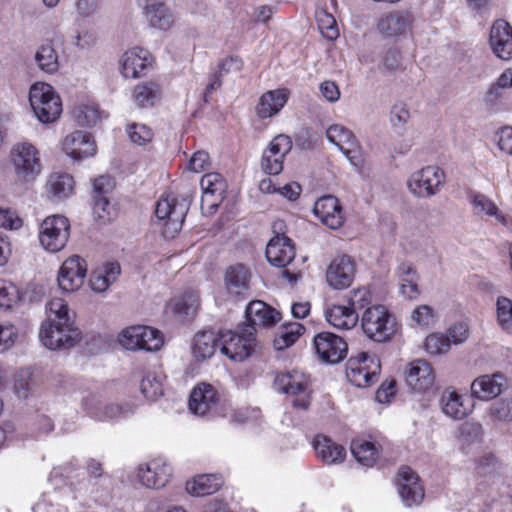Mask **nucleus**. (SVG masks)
<instances>
[{
	"label": "nucleus",
	"mask_w": 512,
	"mask_h": 512,
	"mask_svg": "<svg viewBox=\"0 0 512 512\" xmlns=\"http://www.w3.org/2000/svg\"><path fill=\"white\" fill-rule=\"evenodd\" d=\"M288 100L285 89L270 90L265 92L256 106V113L261 119L275 116L280 112Z\"/></svg>",
	"instance_id": "nucleus-33"
},
{
	"label": "nucleus",
	"mask_w": 512,
	"mask_h": 512,
	"mask_svg": "<svg viewBox=\"0 0 512 512\" xmlns=\"http://www.w3.org/2000/svg\"><path fill=\"white\" fill-rule=\"evenodd\" d=\"M151 53L141 47H133L126 50L120 60V71L125 78H139L152 65Z\"/></svg>",
	"instance_id": "nucleus-18"
},
{
	"label": "nucleus",
	"mask_w": 512,
	"mask_h": 512,
	"mask_svg": "<svg viewBox=\"0 0 512 512\" xmlns=\"http://www.w3.org/2000/svg\"><path fill=\"white\" fill-rule=\"evenodd\" d=\"M380 371V362L374 355L360 352L348 359L346 377L357 387L371 385Z\"/></svg>",
	"instance_id": "nucleus-10"
},
{
	"label": "nucleus",
	"mask_w": 512,
	"mask_h": 512,
	"mask_svg": "<svg viewBox=\"0 0 512 512\" xmlns=\"http://www.w3.org/2000/svg\"><path fill=\"white\" fill-rule=\"evenodd\" d=\"M120 274V266L116 263H106L95 270L90 278V287L93 291L105 292L114 283Z\"/></svg>",
	"instance_id": "nucleus-36"
},
{
	"label": "nucleus",
	"mask_w": 512,
	"mask_h": 512,
	"mask_svg": "<svg viewBox=\"0 0 512 512\" xmlns=\"http://www.w3.org/2000/svg\"><path fill=\"white\" fill-rule=\"evenodd\" d=\"M292 240L285 235H277L266 246V258L276 267H285L295 258Z\"/></svg>",
	"instance_id": "nucleus-26"
},
{
	"label": "nucleus",
	"mask_w": 512,
	"mask_h": 512,
	"mask_svg": "<svg viewBox=\"0 0 512 512\" xmlns=\"http://www.w3.org/2000/svg\"><path fill=\"white\" fill-rule=\"evenodd\" d=\"M291 149L290 137L284 134L275 136L262 153V170L268 175H278L283 170L284 159Z\"/></svg>",
	"instance_id": "nucleus-13"
},
{
	"label": "nucleus",
	"mask_w": 512,
	"mask_h": 512,
	"mask_svg": "<svg viewBox=\"0 0 512 512\" xmlns=\"http://www.w3.org/2000/svg\"><path fill=\"white\" fill-rule=\"evenodd\" d=\"M445 183L444 171L434 165L414 172L407 181L409 191L417 197L430 198L436 195Z\"/></svg>",
	"instance_id": "nucleus-9"
},
{
	"label": "nucleus",
	"mask_w": 512,
	"mask_h": 512,
	"mask_svg": "<svg viewBox=\"0 0 512 512\" xmlns=\"http://www.w3.org/2000/svg\"><path fill=\"white\" fill-rule=\"evenodd\" d=\"M159 97L160 87L154 82L139 84L133 92V98L139 107L151 106Z\"/></svg>",
	"instance_id": "nucleus-45"
},
{
	"label": "nucleus",
	"mask_w": 512,
	"mask_h": 512,
	"mask_svg": "<svg viewBox=\"0 0 512 512\" xmlns=\"http://www.w3.org/2000/svg\"><path fill=\"white\" fill-rule=\"evenodd\" d=\"M70 236V224L66 217L53 215L45 218L39 230V241L41 246L49 252L62 250Z\"/></svg>",
	"instance_id": "nucleus-8"
},
{
	"label": "nucleus",
	"mask_w": 512,
	"mask_h": 512,
	"mask_svg": "<svg viewBox=\"0 0 512 512\" xmlns=\"http://www.w3.org/2000/svg\"><path fill=\"white\" fill-rule=\"evenodd\" d=\"M356 265L354 260L345 254L334 257L326 269V281L335 290L350 287L355 279Z\"/></svg>",
	"instance_id": "nucleus-14"
},
{
	"label": "nucleus",
	"mask_w": 512,
	"mask_h": 512,
	"mask_svg": "<svg viewBox=\"0 0 512 512\" xmlns=\"http://www.w3.org/2000/svg\"><path fill=\"white\" fill-rule=\"evenodd\" d=\"M424 347L432 355L447 353L451 347L450 338L442 333H431L426 337Z\"/></svg>",
	"instance_id": "nucleus-50"
},
{
	"label": "nucleus",
	"mask_w": 512,
	"mask_h": 512,
	"mask_svg": "<svg viewBox=\"0 0 512 512\" xmlns=\"http://www.w3.org/2000/svg\"><path fill=\"white\" fill-rule=\"evenodd\" d=\"M414 16L409 10H394L382 15L377 29L385 37H399L408 33L413 25Z\"/></svg>",
	"instance_id": "nucleus-19"
},
{
	"label": "nucleus",
	"mask_w": 512,
	"mask_h": 512,
	"mask_svg": "<svg viewBox=\"0 0 512 512\" xmlns=\"http://www.w3.org/2000/svg\"><path fill=\"white\" fill-rule=\"evenodd\" d=\"M411 319L419 326L429 327L435 321L434 310L429 305H419L412 311Z\"/></svg>",
	"instance_id": "nucleus-57"
},
{
	"label": "nucleus",
	"mask_w": 512,
	"mask_h": 512,
	"mask_svg": "<svg viewBox=\"0 0 512 512\" xmlns=\"http://www.w3.org/2000/svg\"><path fill=\"white\" fill-rule=\"evenodd\" d=\"M247 322L256 331V326L269 327L280 320V313L261 300L251 301L245 310Z\"/></svg>",
	"instance_id": "nucleus-28"
},
{
	"label": "nucleus",
	"mask_w": 512,
	"mask_h": 512,
	"mask_svg": "<svg viewBox=\"0 0 512 512\" xmlns=\"http://www.w3.org/2000/svg\"><path fill=\"white\" fill-rule=\"evenodd\" d=\"M498 147L503 152L512 155V127L506 126L498 132Z\"/></svg>",
	"instance_id": "nucleus-64"
},
{
	"label": "nucleus",
	"mask_w": 512,
	"mask_h": 512,
	"mask_svg": "<svg viewBox=\"0 0 512 512\" xmlns=\"http://www.w3.org/2000/svg\"><path fill=\"white\" fill-rule=\"evenodd\" d=\"M327 322L341 330H350L356 326L359 316L353 307L345 305H332L325 312Z\"/></svg>",
	"instance_id": "nucleus-34"
},
{
	"label": "nucleus",
	"mask_w": 512,
	"mask_h": 512,
	"mask_svg": "<svg viewBox=\"0 0 512 512\" xmlns=\"http://www.w3.org/2000/svg\"><path fill=\"white\" fill-rule=\"evenodd\" d=\"M440 406L443 413L452 419H463L471 412V406L464 397L451 388L442 392Z\"/></svg>",
	"instance_id": "nucleus-32"
},
{
	"label": "nucleus",
	"mask_w": 512,
	"mask_h": 512,
	"mask_svg": "<svg viewBox=\"0 0 512 512\" xmlns=\"http://www.w3.org/2000/svg\"><path fill=\"white\" fill-rule=\"evenodd\" d=\"M496 321L505 332H512V300L499 296L496 300Z\"/></svg>",
	"instance_id": "nucleus-46"
},
{
	"label": "nucleus",
	"mask_w": 512,
	"mask_h": 512,
	"mask_svg": "<svg viewBox=\"0 0 512 512\" xmlns=\"http://www.w3.org/2000/svg\"><path fill=\"white\" fill-rule=\"evenodd\" d=\"M140 390L144 397L151 401L163 394L161 380L154 373H148L142 378Z\"/></svg>",
	"instance_id": "nucleus-51"
},
{
	"label": "nucleus",
	"mask_w": 512,
	"mask_h": 512,
	"mask_svg": "<svg viewBox=\"0 0 512 512\" xmlns=\"http://www.w3.org/2000/svg\"><path fill=\"white\" fill-rule=\"evenodd\" d=\"M406 384L418 393L430 391L435 384V372L431 364L423 359L409 362L404 371Z\"/></svg>",
	"instance_id": "nucleus-17"
},
{
	"label": "nucleus",
	"mask_w": 512,
	"mask_h": 512,
	"mask_svg": "<svg viewBox=\"0 0 512 512\" xmlns=\"http://www.w3.org/2000/svg\"><path fill=\"white\" fill-rule=\"evenodd\" d=\"M317 21L319 29L324 37L330 40H334L338 37L339 32L336 21L331 14L321 11L317 14Z\"/></svg>",
	"instance_id": "nucleus-54"
},
{
	"label": "nucleus",
	"mask_w": 512,
	"mask_h": 512,
	"mask_svg": "<svg viewBox=\"0 0 512 512\" xmlns=\"http://www.w3.org/2000/svg\"><path fill=\"white\" fill-rule=\"evenodd\" d=\"M130 140L137 145H145L153 139V131L144 124L134 123L127 129Z\"/></svg>",
	"instance_id": "nucleus-55"
},
{
	"label": "nucleus",
	"mask_w": 512,
	"mask_h": 512,
	"mask_svg": "<svg viewBox=\"0 0 512 512\" xmlns=\"http://www.w3.org/2000/svg\"><path fill=\"white\" fill-rule=\"evenodd\" d=\"M19 300L17 287L0 279V310H9Z\"/></svg>",
	"instance_id": "nucleus-52"
},
{
	"label": "nucleus",
	"mask_w": 512,
	"mask_h": 512,
	"mask_svg": "<svg viewBox=\"0 0 512 512\" xmlns=\"http://www.w3.org/2000/svg\"><path fill=\"white\" fill-rule=\"evenodd\" d=\"M220 337L211 331L197 333L192 341V356L197 361H204L211 357L217 347H220Z\"/></svg>",
	"instance_id": "nucleus-35"
},
{
	"label": "nucleus",
	"mask_w": 512,
	"mask_h": 512,
	"mask_svg": "<svg viewBox=\"0 0 512 512\" xmlns=\"http://www.w3.org/2000/svg\"><path fill=\"white\" fill-rule=\"evenodd\" d=\"M489 415L496 421H512V398H502L489 408Z\"/></svg>",
	"instance_id": "nucleus-53"
},
{
	"label": "nucleus",
	"mask_w": 512,
	"mask_h": 512,
	"mask_svg": "<svg viewBox=\"0 0 512 512\" xmlns=\"http://www.w3.org/2000/svg\"><path fill=\"white\" fill-rule=\"evenodd\" d=\"M326 136L331 143L339 148L353 166L359 167L363 164L361 150L354 134L349 129L334 124L327 129Z\"/></svg>",
	"instance_id": "nucleus-15"
},
{
	"label": "nucleus",
	"mask_w": 512,
	"mask_h": 512,
	"mask_svg": "<svg viewBox=\"0 0 512 512\" xmlns=\"http://www.w3.org/2000/svg\"><path fill=\"white\" fill-rule=\"evenodd\" d=\"M134 411L132 404L108 403L102 408L100 419H118Z\"/></svg>",
	"instance_id": "nucleus-56"
},
{
	"label": "nucleus",
	"mask_w": 512,
	"mask_h": 512,
	"mask_svg": "<svg viewBox=\"0 0 512 512\" xmlns=\"http://www.w3.org/2000/svg\"><path fill=\"white\" fill-rule=\"evenodd\" d=\"M22 226V220L17 214L7 208H0V227L17 230Z\"/></svg>",
	"instance_id": "nucleus-61"
},
{
	"label": "nucleus",
	"mask_w": 512,
	"mask_h": 512,
	"mask_svg": "<svg viewBox=\"0 0 512 512\" xmlns=\"http://www.w3.org/2000/svg\"><path fill=\"white\" fill-rule=\"evenodd\" d=\"M29 102L35 116L42 123H52L61 115V99L50 84L34 83L29 91Z\"/></svg>",
	"instance_id": "nucleus-5"
},
{
	"label": "nucleus",
	"mask_w": 512,
	"mask_h": 512,
	"mask_svg": "<svg viewBox=\"0 0 512 512\" xmlns=\"http://www.w3.org/2000/svg\"><path fill=\"white\" fill-rule=\"evenodd\" d=\"M398 475V491L405 506L418 505L424 498L418 476L409 467H402Z\"/></svg>",
	"instance_id": "nucleus-23"
},
{
	"label": "nucleus",
	"mask_w": 512,
	"mask_h": 512,
	"mask_svg": "<svg viewBox=\"0 0 512 512\" xmlns=\"http://www.w3.org/2000/svg\"><path fill=\"white\" fill-rule=\"evenodd\" d=\"M86 275V261L79 255H72L60 266L57 283L63 292L72 293L83 286Z\"/></svg>",
	"instance_id": "nucleus-12"
},
{
	"label": "nucleus",
	"mask_w": 512,
	"mask_h": 512,
	"mask_svg": "<svg viewBox=\"0 0 512 512\" xmlns=\"http://www.w3.org/2000/svg\"><path fill=\"white\" fill-rule=\"evenodd\" d=\"M46 319L39 329L41 344L50 349H69L81 339V331L76 325V314L62 298H52L47 302Z\"/></svg>",
	"instance_id": "nucleus-1"
},
{
	"label": "nucleus",
	"mask_w": 512,
	"mask_h": 512,
	"mask_svg": "<svg viewBox=\"0 0 512 512\" xmlns=\"http://www.w3.org/2000/svg\"><path fill=\"white\" fill-rule=\"evenodd\" d=\"M32 387V377L29 370H21L15 375L14 390L19 398H26Z\"/></svg>",
	"instance_id": "nucleus-59"
},
{
	"label": "nucleus",
	"mask_w": 512,
	"mask_h": 512,
	"mask_svg": "<svg viewBox=\"0 0 512 512\" xmlns=\"http://www.w3.org/2000/svg\"><path fill=\"white\" fill-rule=\"evenodd\" d=\"M202 192L211 193L216 200L225 198L226 182L219 173L205 174L200 181Z\"/></svg>",
	"instance_id": "nucleus-47"
},
{
	"label": "nucleus",
	"mask_w": 512,
	"mask_h": 512,
	"mask_svg": "<svg viewBox=\"0 0 512 512\" xmlns=\"http://www.w3.org/2000/svg\"><path fill=\"white\" fill-rule=\"evenodd\" d=\"M254 328L244 325L241 335L232 331L220 334V351L234 361H243L252 353L255 345Z\"/></svg>",
	"instance_id": "nucleus-11"
},
{
	"label": "nucleus",
	"mask_w": 512,
	"mask_h": 512,
	"mask_svg": "<svg viewBox=\"0 0 512 512\" xmlns=\"http://www.w3.org/2000/svg\"><path fill=\"white\" fill-rule=\"evenodd\" d=\"M470 203L476 215H486L494 217L495 220L503 225L507 224L505 216L499 211L497 205L487 196L480 193H474L470 196Z\"/></svg>",
	"instance_id": "nucleus-40"
},
{
	"label": "nucleus",
	"mask_w": 512,
	"mask_h": 512,
	"mask_svg": "<svg viewBox=\"0 0 512 512\" xmlns=\"http://www.w3.org/2000/svg\"><path fill=\"white\" fill-rule=\"evenodd\" d=\"M313 448L317 457L327 464L341 463L346 456L345 448L325 435L314 438Z\"/></svg>",
	"instance_id": "nucleus-31"
},
{
	"label": "nucleus",
	"mask_w": 512,
	"mask_h": 512,
	"mask_svg": "<svg viewBox=\"0 0 512 512\" xmlns=\"http://www.w3.org/2000/svg\"><path fill=\"white\" fill-rule=\"evenodd\" d=\"M481 426L476 423H463L458 430V440L462 444H470L479 439Z\"/></svg>",
	"instance_id": "nucleus-60"
},
{
	"label": "nucleus",
	"mask_w": 512,
	"mask_h": 512,
	"mask_svg": "<svg viewBox=\"0 0 512 512\" xmlns=\"http://www.w3.org/2000/svg\"><path fill=\"white\" fill-rule=\"evenodd\" d=\"M63 151L74 160H82L96 153L94 138L87 132L74 131L67 135L62 143Z\"/></svg>",
	"instance_id": "nucleus-20"
},
{
	"label": "nucleus",
	"mask_w": 512,
	"mask_h": 512,
	"mask_svg": "<svg viewBox=\"0 0 512 512\" xmlns=\"http://www.w3.org/2000/svg\"><path fill=\"white\" fill-rule=\"evenodd\" d=\"M191 202L190 196L179 199L173 195H165L157 201L155 214L163 222L165 237H174L181 230Z\"/></svg>",
	"instance_id": "nucleus-4"
},
{
	"label": "nucleus",
	"mask_w": 512,
	"mask_h": 512,
	"mask_svg": "<svg viewBox=\"0 0 512 512\" xmlns=\"http://www.w3.org/2000/svg\"><path fill=\"white\" fill-rule=\"evenodd\" d=\"M314 214L331 229L342 226L344 217L338 199L332 195L320 197L314 204Z\"/></svg>",
	"instance_id": "nucleus-25"
},
{
	"label": "nucleus",
	"mask_w": 512,
	"mask_h": 512,
	"mask_svg": "<svg viewBox=\"0 0 512 512\" xmlns=\"http://www.w3.org/2000/svg\"><path fill=\"white\" fill-rule=\"evenodd\" d=\"M314 347L319 358L329 364H336L342 361L348 351V346L344 339L330 332L318 333L314 337Z\"/></svg>",
	"instance_id": "nucleus-16"
},
{
	"label": "nucleus",
	"mask_w": 512,
	"mask_h": 512,
	"mask_svg": "<svg viewBox=\"0 0 512 512\" xmlns=\"http://www.w3.org/2000/svg\"><path fill=\"white\" fill-rule=\"evenodd\" d=\"M18 337L17 328L10 324H0V353L10 349Z\"/></svg>",
	"instance_id": "nucleus-58"
},
{
	"label": "nucleus",
	"mask_w": 512,
	"mask_h": 512,
	"mask_svg": "<svg viewBox=\"0 0 512 512\" xmlns=\"http://www.w3.org/2000/svg\"><path fill=\"white\" fill-rule=\"evenodd\" d=\"M408 104L403 101L395 102L389 113V121L395 130L403 131L410 120Z\"/></svg>",
	"instance_id": "nucleus-48"
},
{
	"label": "nucleus",
	"mask_w": 512,
	"mask_h": 512,
	"mask_svg": "<svg viewBox=\"0 0 512 512\" xmlns=\"http://www.w3.org/2000/svg\"><path fill=\"white\" fill-rule=\"evenodd\" d=\"M274 387L286 394L296 409L307 410L311 403L312 389L306 374L298 370L286 371L276 375Z\"/></svg>",
	"instance_id": "nucleus-3"
},
{
	"label": "nucleus",
	"mask_w": 512,
	"mask_h": 512,
	"mask_svg": "<svg viewBox=\"0 0 512 512\" xmlns=\"http://www.w3.org/2000/svg\"><path fill=\"white\" fill-rule=\"evenodd\" d=\"M10 162L17 178L23 182L34 180L42 170L40 153L29 142H18L10 151Z\"/></svg>",
	"instance_id": "nucleus-6"
},
{
	"label": "nucleus",
	"mask_w": 512,
	"mask_h": 512,
	"mask_svg": "<svg viewBox=\"0 0 512 512\" xmlns=\"http://www.w3.org/2000/svg\"><path fill=\"white\" fill-rule=\"evenodd\" d=\"M400 279V293L407 299H415L420 294L418 289V275L414 267L408 263H402L397 268Z\"/></svg>",
	"instance_id": "nucleus-38"
},
{
	"label": "nucleus",
	"mask_w": 512,
	"mask_h": 512,
	"mask_svg": "<svg viewBox=\"0 0 512 512\" xmlns=\"http://www.w3.org/2000/svg\"><path fill=\"white\" fill-rule=\"evenodd\" d=\"M35 61L40 70L53 74L59 69V55L52 43L42 44L35 53Z\"/></svg>",
	"instance_id": "nucleus-41"
},
{
	"label": "nucleus",
	"mask_w": 512,
	"mask_h": 512,
	"mask_svg": "<svg viewBox=\"0 0 512 512\" xmlns=\"http://www.w3.org/2000/svg\"><path fill=\"white\" fill-rule=\"evenodd\" d=\"M350 449L354 458L364 466L373 465L378 455L375 445L363 439L353 440Z\"/></svg>",
	"instance_id": "nucleus-43"
},
{
	"label": "nucleus",
	"mask_w": 512,
	"mask_h": 512,
	"mask_svg": "<svg viewBox=\"0 0 512 512\" xmlns=\"http://www.w3.org/2000/svg\"><path fill=\"white\" fill-rule=\"evenodd\" d=\"M303 331L304 327L300 323L283 325L273 340L275 349L283 350L290 347L298 340Z\"/></svg>",
	"instance_id": "nucleus-44"
},
{
	"label": "nucleus",
	"mask_w": 512,
	"mask_h": 512,
	"mask_svg": "<svg viewBox=\"0 0 512 512\" xmlns=\"http://www.w3.org/2000/svg\"><path fill=\"white\" fill-rule=\"evenodd\" d=\"M145 19L153 28L166 31L173 25V16L165 2L143 8Z\"/></svg>",
	"instance_id": "nucleus-37"
},
{
	"label": "nucleus",
	"mask_w": 512,
	"mask_h": 512,
	"mask_svg": "<svg viewBox=\"0 0 512 512\" xmlns=\"http://www.w3.org/2000/svg\"><path fill=\"white\" fill-rule=\"evenodd\" d=\"M74 117L79 125L91 127L97 124L102 115L96 106L86 104L76 108Z\"/></svg>",
	"instance_id": "nucleus-49"
},
{
	"label": "nucleus",
	"mask_w": 512,
	"mask_h": 512,
	"mask_svg": "<svg viewBox=\"0 0 512 512\" xmlns=\"http://www.w3.org/2000/svg\"><path fill=\"white\" fill-rule=\"evenodd\" d=\"M504 385L502 374L482 375L471 383V395L480 400H490L497 397Z\"/></svg>",
	"instance_id": "nucleus-29"
},
{
	"label": "nucleus",
	"mask_w": 512,
	"mask_h": 512,
	"mask_svg": "<svg viewBox=\"0 0 512 512\" xmlns=\"http://www.w3.org/2000/svg\"><path fill=\"white\" fill-rule=\"evenodd\" d=\"M251 273L243 264H235L227 268L224 285L228 294L236 298H246L250 289Z\"/></svg>",
	"instance_id": "nucleus-24"
},
{
	"label": "nucleus",
	"mask_w": 512,
	"mask_h": 512,
	"mask_svg": "<svg viewBox=\"0 0 512 512\" xmlns=\"http://www.w3.org/2000/svg\"><path fill=\"white\" fill-rule=\"evenodd\" d=\"M166 308L180 321L193 319L200 308L199 294L194 291H186L182 295L172 298Z\"/></svg>",
	"instance_id": "nucleus-27"
},
{
	"label": "nucleus",
	"mask_w": 512,
	"mask_h": 512,
	"mask_svg": "<svg viewBox=\"0 0 512 512\" xmlns=\"http://www.w3.org/2000/svg\"><path fill=\"white\" fill-rule=\"evenodd\" d=\"M489 45L496 57L502 60L512 58V27L508 22H494L490 30Z\"/></svg>",
	"instance_id": "nucleus-22"
},
{
	"label": "nucleus",
	"mask_w": 512,
	"mask_h": 512,
	"mask_svg": "<svg viewBox=\"0 0 512 512\" xmlns=\"http://www.w3.org/2000/svg\"><path fill=\"white\" fill-rule=\"evenodd\" d=\"M119 343L127 350L158 351L164 344L162 333L153 327L134 325L124 329L119 335Z\"/></svg>",
	"instance_id": "nucleus-7"
},
{
	"label": "nucleus",
	"mask_w": 512,
	"mask_h": 512,
	"mask_svg": "<svg viewBox=\"0 0 512 512\" xmlns=\"http://www.w3.org/2000/svg\"><path fill=\"white\" fill-rule=\"evenodd\" d=\"M74 181L66 173H53L47 182V189L54 197L59 199L70 196L73 192Z\"/></svg>",
	"instance_id": "nucleus-42"
},
{
	"label": "nucleus",
	"mask_w": 512,
	"mask_h": 512,
	"mask_svg": "<svg viewBox=\"0 0 512 512\" xmlns=\"http://www.w3.org/2000/svg\"><path fill=\"white\" fill-rule=\"evenodd\" d=\"M217 400L216 391L210 384L202 383L197 385L191 392L189 409L196 415H205L215 405Z\"/></svg>",
	"instance_id": "nucleus-30"
},
{
	"label": "nucleus",
	"mask_w": 512,
	"mask_h": 512,
	"mask_svg": "<svg viewBox=\"0 0 512 512\" xmlns=\"http://www.w3.org/2000/svg\"><path fill=\"white\" fill-rule=\"evenodd\" d=\"M360 324L366 337L377 343L391 340L396 333V321L384 305L376 304L366 308Z\"/></svg>",
	"instance_id": "nucleus-2"
},
{
	"label": "nucleus",
	"mask_w": 512,
	"mask_h": 512,
	"mask_svg": "<svg viewBox=\"0 0 512 512\" xmlns=\"http://www.w3.org/2000/svg\"><path fill=\"white\" fill-rule=\"evenodd\" d=\"M450 338V344H461L465 342L469 337V329L465 323H456L452 325L448 330V336Z\"/></svg>",
	"instance_id": "nucleus-62"
},
{
	"label": "nucleus",
	"mask_w": 512,
	"mask_h": 512,
	"mask_svg": "<svg viewBox=\"0 0 512 512\" xmlns=\"http://www.w3.org/2000/svg\"><path fill=\"white\" fill-rule=\"evenodd\" d=\"M222 485L221 478L216 475H199L186 483V490L193 496L210 495Z\"/></svg>",
	"instance_id": "nucleus-39"
},
{
	"label": "nucleus",
	"mask_w": 512,
	"mask_h": 512,
	"mask_svg": "<svg viewBox=\"0 0 512 512\" xmlns=\"http://www.w3.org/2000/svg\"><path fill=\"white\" fill-rule=\"evenodd\" d=\"M209 166V155L205 151L195 152L189 160L188 168L190 171L200 173Z\"/></svg>",
	"instance_id": "nucleus-63"
},
{
	"label": "nucleus",
	"mask_w": 512,
	"mask_h": 512,
	"mask_svg": "<svg viewBox=\"0 0 512 512\" xmlns=\"http://www.w3.org/2000/svg\"><path fill=\"white\" fill-rule=\"evenodd\" d=\"M171 476V468L163 459H153L139 467L140 483L152 489L164 487Z\"/></svg>",
	"instance_id": "nucleus-21"
}]
</instances>
